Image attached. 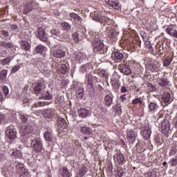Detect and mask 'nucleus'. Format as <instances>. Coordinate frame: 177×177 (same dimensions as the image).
I'll return each instance as SVG.
<instances>
[{"label": "nucleus", "instance_id": "nucleus-1", "mask_svg": "<svg viewBox=\"0 0 177 177\" xmlns=\"http://www.w3.org/2000/svg\"><path fill=\"white\" fill-rule=\"evenodd\" d=\"M118 68L119 71H120V73H122V74H124L125 75H129L130 74H132V73L138 75L140 74V73H142L141 68H137L136 69H133L129 65L125 66L122 64H119Z\"/></svg>", "mask_w": 177, "mask_h": 177}, {"label": "nucleus", "instance_id": "nucleus-2", "mask_svg": "<svg viewBox=\"0 0 177 177\" xmlns=\"http://www.w3.org/2000/svg\"><path fill=\"white\" fill-rule=\"evenodd\" d=\"M92 17L95 21H101L102 23L104 21H109V20H110V19L104 15V12H94L92 15Z\"/></svg>", "mask_w": 177, "mask_h": 177}, {"label": "nucleus", "instance_id": "nucleus-3", "mask_svg": "<svg viewBox=\"0 0 177 177\" xmlns=\"http://www.w3.org/2000/svg\"><path fill=\"white\" fill-rule=\"evenodd\" d=\"M93 46V52H96L97 53H98V52H102V50H103V48H104V44H103V42L99 39L95 40Z\"/></svg>", "mask_w": 177, "mask_h": 177}, {"label": "nucleus", "instance_id": "nucleus-4", "mask_svg": "<svg viewBox=\"0 0 177 177\" xmlns=\"http://www.w3.org/2000/svg\"><path fill=\"white\" fill-rule=\"evenodd\" d=\"M66 53H64V51L60 48L55 47L53 48V56H54V57L62 59V57H64Z\"/></svg>", "mask_w": 177, "mask_h": 177}, {"label": "nucleus", "instance_id": "nucleus-5", "mask_svg": "<svg viewBox=\"0 0 177 177\" xmlns=\"http://www.w3.org/2000/svg\"><path fill=\"white\" fill-rule=\"evenodd\" d=\"M37 32L40 41H43V42H46V41H48V35H46V32L43 28H39Z\"/></svg>", "mask_w": 177, "mask_h": 177}, {"label": "nucleus", "instance_id": "nucleus-6", "mask_svg": "<svg viewBox=\"0 0 177 177\" xmlns=\"http://www.w3.org/2000/svg\"><path fill=\"white\" fill-rule=\"evenodd\" d=\"M79 127H81L80 131L82 132V133H85L86 135H91V133H92V129H91V128L88 127H82V125H84V124H85V122L80 121L77 122Z\"/></svg>", "mask_w": 177, "mask_h": 177}, {"label": "nucleus", "instance_id": "nucleus-7", "mask_svg": "<svg viewBox=\"0 0 177 177\" xmlns=\"http://www.w3.org/2000/svg\"><path fill=\"white\" fill-rule=\"evenodd\" d=\"M17 135V132L13 129H8L6 131V136L10 139V140H13V139H16V136Z\"/></svg>", "mask_w": 177, "mask_h": 177}, {"label": "nucleus", "instance_id": "nucleus-8", "mask_svg": "<svg viewBox=\"0 0 177 177\" xmlns=\"http://www.w3.org/2000/svg\"><path fill=\"white\" fill-rule=\"evenodd\" d=\"M161 129L163 135H167L169 132V122L168 120H165L162 122Z\"/></svg>", "mask_w": 177, "mask_h": 177}, {"label": "nucleus", "instance_id": "nucleus-9", "mask_svg": "<svg viewBox=\"0 0 177 177\" xmlns=\"http://www.w3.org/2000/svg\"><path fill=\"white\" fill-rule=\"evenodd\" d=\"M31 147L36 151H41V150H42V144L37 140H32L31 142Z\"/></svg>", "mask_w": 177, "mask_h": 177}, {"label": "nucleus", "instance_id": "nucleus-10", "mask_svg": "<svg viewBox=\"0 0 177 177\" xmlns=\"http://www.w3.org/2000/svg\"><path fill=\"white\" fill-rule=\"evenodd\" d=\"M108 5L111 8H113V9H115V10H121V8H122V6L120 2L113 1V0L109 1Z\"/></svg>", "mask_w": 177, "mask_h": 177}, {"label": "nucleus", "instance_id": "nucleus-11", "mask_svg": "<svg viewBox=\"0 0 177 177\" xmlns=\"http://www.w3.org/2000/svg\"><path fill=\"white\" fill-rule=\"evenodd\" d=\"M158 84L160 86H168L169 85V80L163 75L161 78L158 80Z\"/></svg>", "mask_w": 177, "mask_h": 177}, {"label": "nucleus", "instance_id": "nucleus-12", "mask_svg": "<svg viewBox=\"0 0 177 177\" xmlns=\"http://www.w3.org/2000/svg\"><path fill=\"white\" fill-rule=\"evenodd\" d=\"M73 59L77 62L78 63H81L84 59H85V54L83 53H77L73 55Z\"/></svg>", "mask_w": 177, "mask_h": 177}, {"label": "nucleus", "instance_id": "nucleus-13", "mask_svg": "<svg viewBox=\"0 0 177 177\" xmlns=\"http://www.w3.org/2000/svg\"><path fill=\"white\" fill-rule=\"evenodd\" d=\"M141 135H142L144 139L146 140L150 139V136H151V129L150 127H146L143 131H141Z\"/></svg>", "mask_w": 177, "mask_h": 177}, {"label": "nucleus", "instance_id": "nucleus-14", "mask_svg": "<svg viewBox=\"0 0 177 177\" xmlns=\"http://www.w3.org/2000/svg\"><path fill=\"white\" fill-rule=\"evenodd\" d=\"M44 117L46 118H53L55 115V111L52 109H46L42 112Z\"/></svg>", "mask_w": 177, "mask_h": 177}, {"label": "nucleus", "instance_id": "nucleus-15", "mask_svg": "<svg viewBox=\"0 0 177 177\" xmlns=\"http://www.w3.org/2000/svg\"><path fill=\"white\" fill-rule=\"evenodd\" d=\"M34 3H35L34 0H31L26 3V5L25 6L26 13H29V12L32 11V10L34 9Z\"/></svg>", "mask_w": 177, "mask_h": 177}, {"label": "nucleus", "instance_id": "nucleus-16", "mask_svg": "<svg viewBox=\"0 0 177 177\" xmlns=\"http://www.w3.org/2000/svg\"><path fill=\"white\" fill-rule=\"evenodd\" d=\"M9 153L11 157H14L15 158H19L21 156V151L16 149H11Z\"/></svg>", "mask_w": 177, "mask_h": 177}, {"label": "nucleus", "instance_id": "nucleus-17", "mask_svg": "<svg viewBox=\"0 0 177 177\" xmlns=\"http://www.w3.org/2000/svg\"><path fill=\"white\" fill-rule=\"evenodd\" d=\"M127 139L130 143H133L136 140V136L134 131H130L127 133Z\"/></svg>", "mask_w": 177, "mask_h": 177}, {"label": "nucleus", "instance_id": "nucleus-18", "mask_svg": "<svg viewBox=\"0 0 177 177\" xmlns=\"http://www.w3.org/2000/svg\"><path fill=\"white\" fill-rule=\"evenodd\" d=\"M104 102L105 103V106L110 107L111 104H113V97H111L110 95H106L104 98Z\"/></svg>", "mask_w": 177, "mask_h": 177}, {"label": "nucleus", "instance_id": "nucleus-19", "mask_svg": "<svg viewBox=\"0 0 177 177\" xmlns=\"http://www.w3.org/2000/svg\"><path fill=\"white\" fill-rule=\"evenodd\" d=\"M78 113L80 117H82V118H85V117H88V115H89V111L86 109H80L78 110Z\"/></svg>", "mask_w": 177, "mask_h": 177}, {"label": "nucleus", "instance_id": "nucleus-20", "mask_svg": "<svg viewBox=\"0 0 177 177\" xmlns=\"http://www.w3.org/2000/svg\"><path fill=\"white\" fill-rule=\"evenodd\" d=\"M148 107L149 109V113H156L158 109V106L154 102H150Z\"/></svg>", "mask_w": 177, "mask_h": 177}, {"label": "nucleus", "instance_id": "nucleus-21", "mask_svg": "<svg viewBox=\"0 0 177 177\" xmlns=\"http://www.w3.org/2000/svg\"><path fill=\"white\" fill-rule=\"evenodd\" d=\"M166 32H167V34L170 35V37H174V38L177 39V30H174L171 28H167L166 29Z\"/></svg>", "mask_w": 177, "mask_h": 177}, {"label": "nucleus", "instance_id": "nucleus-22", "mask_svg": "<svg viewBox=\"0 0 177 177\" xmlns=\"http://www.w3.org/2000/svg\"><path fill=\"white\" fill-rule=\"evenodd\" d=\"M113 57L115 59V60L121 62L124 59V54H122L120 51H115L113 53Z\"/></svg>", "mask_w": 177, "mask_h": 177}, {"label": "nucleus", "instance_id": "nucleus-23", "mask_svg": "<svg viewBox=\"0 0 177 177\" xmlns=\"http://www.w3.org/2000/svg\"><path fill=\"white\" fill-rule=\"evenodd\" d=\"M59 174L63 177H70V171H68V169L67 167H63L59 170Z\"/></svg>", "mask_w": 177, "mask_h": 177}, {"label": "nucleus", "instance_id": "nucleus-24", "mask_svg": "<svg viewBox=\"0 0 177 177\" xmlns=\"http://www.w3.org/2000/svg\"><path fill=\"white\" fill-rule=\"evenodd\" d=\"M61 27L62 28L63 31H66L67 32L71 30V25L67 22H62L61 24Z\"/></svg>", "mask_w": 177, "mask_h": 177}, {"label": "nucleus", "instance_id": "nucleus-25", "mask_svg": "<svg viewBox=\"0 0 177 177\" xmlns=\"http://www.w3.org/2000/svg\"><path fill=\"white\" fill-rule=\"evenodd\" d=\"M42 89H44V85H42L41 83H38L35 87L33 92L35 93H41Z\"/></svg>", "mask_w": 177, "mask_h": 177}, {"label": "nucleus", "instance_id": "nucleus-26", "mask_svg": "<svg viewBox=\"0 0 177 177\" xmlns=\"http://www.w3.org/2000/svg\"><path fill=\"white\" fill-rule=\"evenodd\" d=\"M116 160L118 164H121L122 165V164H124V161H125V158H124V155H122V153H119L116 155Z\"/></svg>", "mask_w": 177, "mask_h": 177}, {"label": "nucleus", "instance_id": "nucleus-27", "mask_svg": "<svg viewBox=\"0 0 177 177\" xmlns=\"http://www.w3.org/2000/svg\"><path fill=\"white\" fill-rule=\"evenodd\" d=\"M111 85L114 91H118V89H120V86H121V84H120L118 81L113 80H111Z\"/></svg>", "mask_w": 177, "mask_h": 177}, {"label": "nucleus", "instance_id": "nucleus-28", "mask_svg": "<svg viewBox=\"0 0 177 177\" xmlns=\"http://www.w3.org/2000/svg\"><path fill=\"white\" fill-rule=\"evenodd\" d=\"M162 99L165 103H169V102H171V94L169 93H165Z\"/></svg>", "mask_w": 177, "mask_h": 177}, {"label": "nucleus", "instance_id": "nucleus-29", "mask_svg": "<svg viewBox=\"0 0 177 177\" xmlns=\"http://www.w3.org/2000/svg\"><path fill=\"white\" fill-rule=\"evenodd\" d=\"M148 68L150 70V71H156V70L158 68V65L154 62H150L148 64Z\"/></svg>", "mask_w": 177, "mask_h": 177}, {"label": "nucleus", "instance_id": "nucleus-30", "mask_svg": "<svg viewBox=\"0 0 177 177\" xmlns=\"http://www.w3.org/2000/svg\"><path fill=\"white\" fill-rule=\"evenodd\" d=\"M19 118L21 119V121L24 122V124H27L28 122V115H26L24 113H20L19 115Z\"/></svg>", "mask_w": 177, "mask_h": 177}, {"label": "nucleus", "instance_id": "nucleus-31", "mask_svg": "<svg viewBox=\"0 0 177 177\" xmlns=\"http://www.w3.org/2000/svg\"><path fill=\"white\" fill-rule=\"evenodd\" d=\"M86 172H88V167L85 166H82L79 169V175L80 176H84L86 174Z\"/></svg>", "mask_w": 177, "mask_h": 177}, {"label": "nucleus", "instance_id": "nucleus-32", "mask_svg": "<svg viewBox=\"0 0 177 177\" xmlns=\"http://www.w3.org/2000/svg\"><path fill=\"white\" fill-rule=\"evenodd\" d=\"M76 97L77 99H82L84 97V88H80L76 91Z\"/></svg>", "mask_w": 177, "mask_h": 177}, {"label": "nucleus", "instance_id": "nucleus-33", "mask_svg": "<svg viewBox=\"0 0 177 177\" xmlns=\"http://www.w3.org/2000/svg\"><path fill=\"white\" fill-rule=\"evenodd\" d=\"M70 17L74 20V21H81V17H80V15L72 12L70 14Z\"/></svg>", "mask_w": 177, "mask_h": 177}, {"label": "nucleus", "instance_id": "nucleus-34", "mask_svg": "<svg viewBox=\"0 0 177 177\" xmlns=\"http://www.w3.org/2000/svg\"><path fill=\"white\" fill-rule=\"evenodd\" d=\"M53 96L51 95L49 92H46V93L43 94L41 97H39V99H44V100H50L52 99Z\"/></svg>", "mask_w": 177, "mask_h": 177}, {"label": "nucleus", "instance_id": "nucleus-35", "mask_svg": "<svg viewBox=\"0 0 177 177\" xmlns=\"http://www.w3.org/2000/svg\"><path fill=\"white\" fill-rule=\"evenodd\" d=\"M44 139L47 140V142H53V137L52 134L49 132H46L44 135Z\"/></svg>", "mask_w": 177, "mask_h": 177}, {"label": "nucleus", "instance_id": "nucleus-36", "mask_svg": "<svg viewBox=\"0 0 177 177\" xmlns=\"http://www.w3.org/2000/svg\"><path fill=\"white\" fill-rule=\"evenodd\" d=\"M172 63V58L167 57L166 59L163 60V66L165 67H168Z\"/></svg>", "mask_w": 177, "mask_h": 177}, {"label": "nucleus", "instance_id": "nucleus-37", "mask_svg": "<svg viewBox=\"0 0 177 177\" xmlns=\"http://www.w3.org/2000/svg\"><path fill=\"white\" fill-rule=\"evenodd\" d=\"M23 132L25 135H30V133H32V127L31 126H27L24 129Z\"/></svg>", "mask_w": 177, "mask_h": 177}, {"label": "nucleus", "instance_id": "nucleus-38", "mask_svg": "<svg viewBox=\"0 0 177 177\" xmlns=\"http://www.w3.org/2000/svg\"><path fill=\"white\" fill-rule=\"evenodd\" d=\"M50 32L54 38H56V37H59V35H60V30H59L52 29L50 31Z\"/></svg>", "mask_w": 177, "mask_h": 177}, {"label": "nucleus", "instance_id": "nucleus-39", "mask_svg": "<svg viewBox=\"0 0 177 177\" xmlns=\"http://www.w3.org/2000/svg\"><path fill=\"white\" fill-rule=\"evenodd\" d=\"M11 61H12V58L8 57L2 59L1 61V64H3V66H6V64H9V63H10Z\"/></svg>", "mask_w": 177, "mask_h": 177}, {"label": "nucleus", "instance_id": "nucleus-40", "mask_svg": "<svg viewBox=\"0 0 177 177\" xmlns=\"http://www.w3.org/2000/svg\"><path fill=\"white\" fill-rule=\"evenodd\" d=\"M122 175H124V170L122 169V168H119L115 173V176L122 177Z\"/></svg>", "mask_w": 177, "mask_h": 177}, {"label": "nucleus", "instance_id": "nucleus-41", "mask_svg": "<svg viewBox=\"0 0 177 177\" xmlns=\"http://www.w3.org/2000/svg\"><path fill=\"white\" fill-rule=\"evenodd\" d=\"M36 50H37V53H44V52L45 50V47L44 46H38L36 48Z\"/></svg>", "mask_w": 177, "mask_h": 177}, {"label": "nucleus", "instance_id": "nucleus-42", "mask_svg": "<svg viewBox=\"0 0 177 177\" xmlns=\"http://www.w3.org/2000/svg\"><path fill=\"white\" fill-rule=\"evenodd\" d=\"M145 45L147 49L151 50V52H154V49H153V46H151V43L149 41H145Z\"/></svg>", "mask_w": 177, "mask_h": 177}, {"label": "nucleus", "instance_id": "nucleus-43", "mask_svg": "<svg viewBox=\"0 0 177 177\" xmlns=\"http://www.w3.org/2000/svg\"><path fill=\"white\" fill-rule=\"evenodd\" d=\"M72 38L75 42H78L80 41V35H78V33L77 32L73 33L72 35Z\"/></svg>", "mask_w": 177, "mask_h": 177}, {"label": "nucleus", "instance_id": "nucleus-44", "mask_svg": "<svg viewBox=\"0 0 177 177\" xmlns=\"http://www.w3.org/2000/svg\"><path fill=\"white\" fill-rule=\"evenodd\" d=\"M19 70H20V66L19 65H15L14 66L12 69H11V73H17V71H19Z\"/></svg>", "mask_w": 177, "mask_h": 177}, {"label": "nucleus", "instance_id": "nucleus-45", "mask_svg": "<svg viewBox=\"0 0 177 177\" xmlns=\"http://www.w3.org/2000/svg\"><path fill=\"white\" fill-rule=\"evenodd\" d=\"M169 164L171 167H176L177 165V158L176 159H171L170 161H169Z\"/></svg>", "mask_w": 177, "mask_h": 177}, {"label": "nucleus", "instance_id": "nucleus-46", "mask_svg": "<svg viewBox=\"0 0 177 177\" xmlns=\"http://www.w3.org/2000/svg\"><path fill=\"white\" fill-rule=\"evenodd\" d=\"M22 48L25 50H28L30 49V44H28V43H27V42H24L22 44Z\"/></svg>", "mask_w": 177, "mask_h": 177}, {"label": "nucleus", "instance_id": "nucleus-47", "mask_svg": "<svg viewBox=\"0 0 177 177\" xmlns=\"http://www.w3.org/2000/svg\"><path fill=\"white\" fill-rule=\"evenodd\" d=\"M3 92L5 95V96H8V95H9V88H8V86H4L3 87Z\"/></svg>", "mask_w": 177, "mask_h": 177}, {"label": "nucleus", "instance_id": "nucleus-48", "mask_svg": "<svg viewBox=\"0 0 177 177\" xmlns=\"http://www.w3.org/2000/svg\"><path fill=\"white\" fill-rule=\"evenodd\" d=\"M138 103H140V104H142V100H140L139 98H136L132 100L133 104H138Z\"/></svg>", "mask_w": 177, "mask_h": 177}, {"label": "nucleus", "instance_id": "nucleus-49", "mask_svg": "<svg viewBox=\"0 0 177 177\" xmlns=\"http://www.w3.org/2000/svg\"><path fill=\"white\" fill-rule=\"evenodd\" d=\"M6 160V156L3 153L0 154V162H3Z\"/></svg>", "mask_w": 177, "mask_h": 177}, {"label": "nucleus", "instance_id": "nucleus-50", "mask_svg": "<svg viewBox=\"0 0 177 177\" xmlns=\"http://www.w3.org/2000/svg\"><path fill=\"white\" fill-rule=\"evenodd\" d=\"M87 86L88 88H92V80H91V78L88 77L87 80Z\"/></svg>", "mask_w": 177, "mask_h": 177}, {"label": "nucleus", "instance_id": "nucleus-51", "mask_svg": "<svg viewBox=\"0 0 177 177\" xmlns=\"http://www.w3.org/2000/svg\"><path fill=\"white\" fill-rule=\"evenodd\" d=\"M96 88H97L98 91H103L104 88L102 86V84L97 83L96 84Z\"/></svg>", "mask_w": 177, "mask_h": 177}, {"label": "nucleus", "instance_id": "nucleus-52", "mask_svg": "<svg viewBox=\"0 0 177 177\" xmlns=\"http://www.w3.org/2000/svg\"><path fill=\"white\" fill-rule=\"evenodd\" d=\"M5 122V116L3 115H0V124Z\"/></svg>", "mask_w": 177, "mask_h": 177}, {"label": "nucleus", "instance_id": "nucleus-53", "mask_svg": "<svg viewBox=\"0 0 177 177\" xmlns=\"http://www.w3.org/2000/svg\"><path fill=\"white\" fill-rule=\"evenodd\" d=\"M121 92H122V93H125L128 92V89H127V87H125V86H122Z\"/></svg>", "mask_w": 177, "mask_h": 177}, {"label": "nucleus", "instance_id": "nucleus-54", "mask_svg": "<svg viewBox=\"0 0 177 177\" xmlns=\"http://www.w3.org/2000/svg\"><path fill=\"white\" fill-rule=\"evenodd\" d=\"M1 34H3V35L5 37H9V32L6 30H2Z\"/></svg>", "mask_w": 177, "mask_h": 177}, {"label": "nucleus", "instance_id": "nucleus-55", "mask_svg": "<svg viewBox=\"0 0 177 177\" xmlns=\"http://www.w3.org/2000/svg\"><path fill=\"white\" fill-rule=\"evenodd\" d=\"M60 122H62V124H66V120H64V118H60L58 120V123L60 124Z\"/></svg>", "mask_w": 177, "mask_h": 177}, {"label": "nucleus", "instance_id": "nucleus-56", "mask_svg": "<svg viewBox=\"0 0 177 177\" xmlns=\"http://www.w3.org/2000/svg\"><path fill=\"white\" fill-rule=\"evenodd\" d=\"M120 100H121V102H122V103H124V102L125 100H127V97H125V95H123L120 96Z\"/></svg>", "mask_w": 177, "mask_h": 177}, {"label": "nucleus", "instance_id": "nucleus-57", "mask_svg": "<svg viewBox=\"0 0 177 177\" xmlns=\"http://www.w3.org/2000/svg\"><path fill=\"white\" fill-rule=\"evenodd\" d=\"M10 30H16L17 28V26L13 24V25H10Z\"/></svg>", "mask_w": 177, "mask_h": 177}, {"label": "nucleus", "instance_id": "nucleus-58", "mask_svg": "<svg viewBox=\"0 0 177 177\" xmlns=\"http://www.w3.org/2000/svg\"><path fill=\"white\" fill-rule=\"evenodd\" d=\"M19 167L21 168V169H23V168H24V165L19 164V165H17V169H18Z\"/></svg>", "mask_w": 177, "mask_h": 177}, {"label": "nucleus", "instance_id": "nucleus-59", "mask_svg": "<svg viewBox=\"0 0 177 177\" xmlns=\"http://www.w3.org/2000/svg\"><path fill=\"white\" fill-rule=\"evenodd\" d=\"M158 53L162 55V53H164V47H162V50L161 48H159Z\"/></svg>", "mask_w": 177, "mask_h": 177}, {"label": "nucleus", "instance_id": "nucleus-60", "mask_svg": "<svg viewBox=\"0 0 177 177\" xmlns=\"http://www.w3.org/2000/svg\"><path fill=\"white\" fill-rule=\"evenodd\" d=\"M3 100V95H2V92L0 91V102Z\"/></svg>", "mask_w": 177, "mask_h": 177}, {"label": "nucleus", "instance_id": "nucleus-61", "mask_svg": "<svg viewBox=\"0 0 177 177\" xmlns=\"http://www.w3.org/2000/svg\"><path fill=\"white\" fill-rule=\"evenodd\" d=\"M55 16H60V12H59V11H55Z\"/></svg>", "mask_w": 177, "mask_h": 177}, {"label": "nucleus", "instance_id": "nucleus-62", "mask_svg": "<svg viewBox=\"0 0 177 177\" xmlns=\"http://www.w3.org/2000/svg\"><path fill=\"white\" fill-rule=\"evenodd\" d=\"M162 165L165 167V165H167V162H163Z\"/></svg>", "mask_w": 177, "mask_h": 177}, {"label": "nucleus", "instance_id": "nucleus-63", "mask_svg": "<svg viewBox=\"0 0 177 177\" xmlns=\"http://www.w3.org/2000/svg\"><path fill=\"white\" fill-rule=\"evenodd\" d=\"M42 106H44V104L40 103V106L42 107Z\"/></svg>", "mask_w": 177, "mask_h": 177}, {"label": "nucleus", "instance_id": "nucleus-64", "mask_svg": "<svg viewBox=\"0 0 177 177\" xmlns=\"http://www.w3.org/2000/svg\"><path fill=\"white\" fill-rule=\"evenodd\" d=\"M152 89H156V88H154V86H151Z\"/></svg>", "mask_w": 177, "mask_h": 177}]
</instances>
